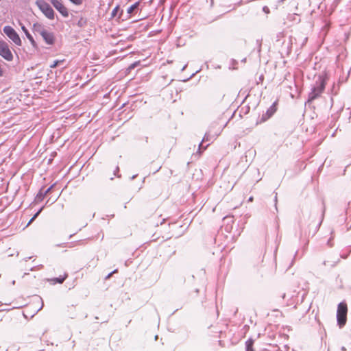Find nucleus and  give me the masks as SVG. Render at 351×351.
Returning <instances> with one entry per match:
<instances>
[{"instance_id":"4be33fe9","label":"nucleus","mask_w":351,"mask_h":351,"mask_svg":"<svg viewBox=\"0 0 351 351\" xmlns=\"http://www.w3.org/2000/svg\"><path fill=\"white\" fill-rule=\"evenodd\" d=\"M211 5L213 4V0H210Z\"/></svg>"},{"instance_id":"0eeeda50","label":"nucleus","mask_w":351,"mask_h":351,"mask_svg":"<svg viewBox=\"0 0 351 351\" xmlns=\"http://www.w3.org/2000/svg\"><path fill=\"white\" fill-rule=\"evenodd\" d=\"M35 31L38 32L41 35V36L45 40L46 43H47L48 45L53 44L55 39H54V36H53V34L48 32L45 30L41 31V30L35 29Z\"/></svg>"},{"instance_id":"4468645a","label":"nucleus","mask_w":351,"mask_h":351,"mask_svg":"<svg viewBox=\"0 0 351 351\" xmlns=\"http://www.w3.org/2000/svg\"><path fill=\"white\" fill-rule=\"evenodd\" d=\"M64 60H56L53 62L52 64L50 65V68L53 69L56 68L60 63L63 62Z\"/></svg>"},{"instance_id":"412c9836","label":"nucleus","mask_w":351,"mask_h":351,"mask_svg":"<svg viewBox=\"0 0 351 351\" xmlns=\"http://www.w3.org/2000/svg\"><path fill=\"white\" fill-rule=\"evenodd\" d=\"M122 14V12L119 14V16H118V19H120V16Z\"/></svg>"},{"instance_id":"1a4fd4ad","label":"nucleus","mask_w":351,"mask_h":351,"mask_svg":"<svg viewBox=\"0 0 351 351\" xmlns=\"http://www.w3.org/2000/svg\"><path fill=\"white\" fill-rule=\"evenodd\" d=\"M141 5V2L138 1L134 3L133 5H130L127 9V13L128 14H132L134 13H136L138 10H140L139 6Z\"/></svg>"},{"instance_id":"20e7f679","label":"nucleus","mask_w":351,"mask_h":351,"mask_svg":"<svg viewBox=\"0 0 351 351\" xmlns=\"http://www.w3.org/2000/svg\"><path fill=\"white\" fill-rule=\"evenodd\" d=\"M0 56L7 61H12L14 58L8 44L2 40H0Z\"/></svg>"},{"instance_id":"aec40b11","label":"nucleus","mask_w":351,"mask_h":351,"mask_svg":"<svg viewBox=\"0 0 351 351\" xmlns=\"http://www.w3.org/2000/svg\"><path fill=\"white\" fill-rule=\"evenodd\" d=\"M134 66H135V64H132V65L130 66V69H133V68H134Z\"/></svg>"},{"instance_id":"9b49d317","label":"nucleus","mask_w":351,"mask_h":351,"mask_svg":"<svg viewBox=\"0 0 351 351\" xmlns=\"http://www.w3.org/2000/svg\"><path fill=\"white\" fill-rule=\"evenodd\" d=\"M253 346L254 340L252 339H247L245 342L246 351H254Z\"/></svg>"},{"instance_id":"2eb2a0df","label":"nucleus","mask_w":351,"mask_h":351,"mask_svg":"<svg viewBox=\"0 0 351 351\" xmlns=\"http://www.w3.org/2000/svg\"><path fill=\"white\" fill-rule=\"evenodd\" d=\"M71 3H73L75 5H82L83 3V0H69Z\"/></svg>"},{"instance_id":"f3484780","label":"nucleus","mask_w":351,"mask_h":351,"mask_svg":"<svg viewBox=\"0 0 351 351\" xmlns=\"http://www.w3.org/2000/svg\"><path fill=\"white\" fill-rule=\"evenodd\" d=\"M117 269H115L114 271H113L112 272H111L110 274H109L107 276H106V279H108L110 278L112 275L114 273H117Z\"/></svg>"},{"instance_id":"ddd939ff","label":"nucleus","mask_w":351,"mask_h":351,"mask_svg":"<svg viewBox=\"0 0 351 351\" xmlns=\"http://www.w3.org/2000/svg\"><path fill=\"white\" fill-rule=\"evenodd\" d=\"M120 8L119 5H117L112 11V17L116 16L119 13Z\"/></svg>"},{"instance_id":"a211bd4d","label":"nucleus","mask_w":351,"mask_h":351,"mask_svg":"<svg viewBox=\"0 0 351 351\" xmlns=\"http://www.w3.org/2000/svg\"><path fill=\"white\" fill-rule=\"evenodd\" d=\"M22 29L24 30V32H25L27 36L29 38V39H32V37L29 34V33L27 32V30L25 29V27H22Z\"/></svg>"},{"instance_id":"6e6552de","label":"nucleus","mask_w":351,"mask_h":351,"mask_svg":"<svg viewBox=\"0 0 351 351\" xmlns=\"http://www.w3.org/2000/svg\"><path fill=\"white\" fill-rule=\"evenodd\" d=\"M277 110V102H274L267 110L266 113L263 114L261 121L263 122L269 119Z\"/></svg>"},{"instance_id":"f257e3e1","label":"nucleus","mask_w":351,"mask_h":351,"mask_svg":"<svg viewBox=\"0 0 351 351\" xmlns=\"http://www.w3.org/2000/svg\"><path fill=\"white\" fill-rule=\"evenodd\" d=\"M319 84L314 87L311 93L309 94L308 101H313L319 97L324 92L328 80L326 74L319 75L318 77Z\"/></svg>"},{"instance_id":"f03ea898","label":"nucleus","mask_w":351,"mask_h":351,"mask_svg":"<svg viewBox=\"0 0 351 351\" xmlns=\"http://www.w3.org/2000/svg\"><path fill=\"white\" fill-rule=\"evenodd\" d=\"M348 306L346 302L339 304L337 312V322L340 327L343 326L347 321Z\"/></svg>"},{"instance_id":"b1692460","label":"nucleus","mask_w":351,"mask_h":351,"mask_svg":"<svg viewBox=\"0 0 351 351\" xmlns=\"http://www.w3.org/2000/svg\"><path fill=\"white\" fill-rule=\"evenodd\" d=\"M16 351H19V348L16 349Z\"/></svg>"},{"instance_id":"dca6fc26","label":"nucleus","mask_w":351,"mask_h":351,"mask_svg":"<svg viewBox=\"0 0 351 351\" xmlns=\"http://www.w3.org/2000/svg\"><path fill=\"white\" fill-rule=\"evenodd\" d=\"M263 12H264L265 13H266V14L269 13V8H268L267 6H264V7L263 8Z\"/></svg>"},{"instance_id":"39448f33","label":"nucleus","mask_w":351,"mask_h":351,"mask_svg":"<svg viewBox=\"0 0 351 351\" xmlns=\"http://www.w3.org/2000/svg\"><path fill=\"white\" fill-rule=\"evenodd\" d=\"M5 34L17 46H21V40L16 32L10 26H5L3 28Z\"/></svg>"},{"instance_id":"6ab92c4d","label":"nucleus","mask_w":351,"mask_h":351,"mask_svg":"<svg viewBox=\"0 0 351 351\" xmlns=\"http://www.w3.org/2000/svg\"><path fill=\"white\" fill-rule=\"evenodd\" d=\"M253 199H254L253 197H250L249 198L248 201H249V202H253Z\"/></svg>"},{"instance_id":"5701e85b","label":"nucleus","mask_w":351,"mask_h":351,"mask_svg":"<svg viewBox=\"0 0 351 351\" xmlns=\"http://www.w3.org/2000/svg\"><path fill=\"white\" fill-rule=\"evenodd\" d=\"M138 20H135V21H134L133 22L136 23V22H138Z\"/></svg>"},{"instance_id":"423d86ee","label":"nucleus","mask_w":351,"mask_h":351,"mask_svg":"<svg viewBox=\"0 0 351 351\" xmlns=\"http://www.w3.org/2000/svg\"><path fill=\"white\" fill-rule=\"evenodd\" d=\"M52 5L54 8L58 10L62 16H68V10L65 8V6L62 4L61 0H50Z\"/></svg>"},{"instance_id":"9d476101","label":"nucleus","mask_w":351,"mask_h":351,"mask_svg":"<svg viewBox=\"0 0 351 351\" xmlns=\"http://www.w3.org/2000/svg\"><path fill=\"white\" fill-rule=\"evenodd\" d=\"M68 277L66 272H64L63 274L60 275L58 278H54L50 280L52 284L59 283L62 284Z\"/></svg>"},{"instance_id":"7ed1b4c3","label":"nucleus","mask_w":351,"mask_h":351,"mask_svg":"<svg viewBox=\"0 0 351 351\" xmlns=\"http://www.w3.org/2000/svg\"><path fill=\"white\" fill-rule=\"evenodd\" d=\"M36 4L49 19H53L54 12L49 3L43 0H37Z\"/></svg>"},{"instance_id":"f8f14e48","label":"nucleus","mask_w":351,"mask_h":351,"mask_svg":"<svg viewBox=\"0 0 351 351\" xmlns=\"http://www.w3.org/2000/svg\"><path fill=\"white\" fill-rule=\"evenodd\" d=\"M43 210V208H41L29 220V221L27 223V226H29L35 219L39 215V214L41 213Z\"/></svg>"}]
</instances>
